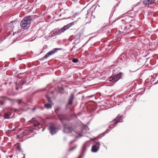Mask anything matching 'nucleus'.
<instances>
[{
  "instance_id": "15",
  "label": "nucleus",
  "mask_w": 158,
  "mask_h": 158,
  "mask_svg": "<svg viewBox=\"0 0 158 158\" xmlns=\"http://www.w3.org/2000/svg\"><path fill=\"white\" fill-rule=\"evenodd\" d=\"M53 103H47L45 104L44 106L47 109H50L52 108Z\"/></svg>"
},
{
  "instance_id": "19",
  "label": "nucleus",
  "mask_w": 158,
  "mask_h": 158,
  "mask_svg": "<svg viewBox=\"0 0 158 158\" xmlns=\"http://www.w3.org/2000/svg\"><path fill=\"white\" fill-rule=\"evenodd\" d=\"M126 20H129L131 23H132V22H134V21H133L131 19V18L129 16H128L127 17Z\"/></svg>"
},
{
  "instance_id": "1",
  "label": "nucleus",
  "mask_w": 158,
  "mask_h": 158,
  "mask_svg": "<svg viewBox=\"0 0 158 158\" xmlns=\"http://www.w3.org/2000/svg\"><path fill=\"white\" fill-rule=\"evenodd\" d=\"M73 24V22L69 23L64 26L60 29L57 28L54 29L52 31H51L50 33L52 36L60 35L62 33L64 32L65 31L67 30Z\"/></svg>"
},
{
  "instance_id": "24",
  "label": "nucleus",
  "mask_w": 158,
  "mask_h": 158,
  "mask_svg": "<svg viewBox=\"0 0 158 158\" xmlns=\"http://www.w3.org/2000/svg\"><path fill=\"white\" fill-rule=\"evenodd\" d=\"M34 120L35 118H33L31 120H29L28 121V124L32 123L33 122H34Z\"/></svg>"
},
{
  "instance_id": "7",
  "label": "nucleus",
  "mask_w": 158,
  "mask_h": 158,
  "mask_svg": "<svg viewBox=\"0 0 158 158\" xmlns=\"http://www.w3.org/2000/svg\"><path fill=\"white\" fill-rule=\"evenodd\" d=\"M100 145L101 143L97 141H94L92 147V152H97L99 149Z\"/></svg>"
},
{
  "instance_id": "4",
  "label": "nucleus",
  "mask_w": 158,
  "mask_h": 158,
  "mask_svg": "<svg viewBox=\"0 0 158 158\" xmlns=\"http://www.w3.org/2000/svg\"><path fill=\"white\" fill-rule=\"evenodd\" d=\"M122 73L120 72L115 75H113L110 77L109 81L112 83H115L122 77Z\"/></svg>"
},
{
  "instance_id": "38",
  "label": "nucleus",
  "mask_w": 158,
  "mask_h": 158,
  "mask_svg": "<svg viewBox=\"0 0 158 158\" xmlns=\"http://www.w3.org/2000/svg\"><path fill=\"white\" fill-rule=\"evenodd\" d=\"M60 120H61H61H62V119H61V118H60Z\"/></svg>"
},
{
  "instance_id": "26",
  "label": "nucleus",
  "mask_w": 158,
  "mask_h": 158,
  "mask_svg": "<svg viewBox=\"0 0 158 158\" xmlns=\"http://www.w3.org/2000/svg\"><path fill=\"white\" fill-rule=\"evenodd\" d=\"M150 2L151 4L154 3L156 1V0H150Z\"/></svg>"
},
{
  "instance_id": "30",
  "label": "nucleus",
  "mask_w": 158,
  "mask_h": 158,
  "mask_svg": "<svg viewBox=\"0 0 158 158\" xmlns=\"http://www.w3.org/2000/svg\"><path fill=\"white\" fill-rule=\"evenodd\" d=\"M94 94H93V95H90V96H88V97L89 98H92V97H94Z\"/></svg>"
},
{
  "instance_id": "11",
  "label": "nucleus",
  "mask_w": 158,
  "mask_h": 158,
  "mask_svg": "<svg viewBox=\"0 0 158 158\" xmlns=\"http://www.w3.org/2000/svg\"><path fill=\"white\" fill-rule=\"evenodd\" d=\"M132 27V26L131 24L127 26L126 27L124 28L123 31V33L125 34H128L130 31L133 30Z\"/></svg>"
},
{
  "instance_id": "21",
  "label": "nucleus",
  "mask_w": 158,
  "mask_h": 158,
  "mask_svg": "<svg viewBox=\"0 0 158 158\" xmlns=\"http://www.w3.org/2000/svg\"><path fill=\"white\" fill-rule=\"evenodd\" d=\"M77 147V145H75V146H74V147H73V148H71L69 149H68V151H72L74 149H75Z\"/></svg>"
},
{
  "instance_id": "16",
  "label": "nucleus",
  "mask_w": 158,
  "mask_h": 158,
  "mask_svg": "<svg viewBox=\"0 0 158 158\" xmlns=\"http://www.w3.org/2000/svg\"><path fill=\"white\" fill-rule=\"evenodd\" d=\"M150 0H144L143 1V3L144 5L146 6H148L151 5Z\"/></svg>"
},
{
  "instance_id": "39",
  "label": "nucleus",
  "mask_w": 158,
  "mask_h": 158,
  "mask_svg": "<svg viewBox=\"0 0 158 158\" xmlns=\"http://www.w3.org/2000/svg\"><path fill=\"white\" fill-rule=\"evenodd\" d=\"M105 26H103V27H105Z\"/></svg>"
},
{
  "instance_id": "17",
  "label": "nucleus",
  "mask_w": 158,
  "mask_h": 158,
  "mask_svg": "<svg viewBox=\"0 0 158 158\" xmlns=\"http://www.w3.org/2000/svg\"><path fill=\"white\" fill-rule=\"evenodd\" d=\"M46 97L47 99L48 102H49V103H52L50 98L48 96H46Z\"/></svg>"
},
{
  "instance_id": "20",
  "label": "nucleus",
  "mask_w": 158,
  "mask_h": 158,
  "mask_svg": "<svg viewBox=\"0 0 158 158\" xmlns=\"http://www.w3.org/2000/svg\"><path fill=\"white\" fill-rule=\"evenodd\" d=\"M60 109V107H56L55 109V111L56 113L57 114L58 113L59 110Z\"/></svg>"
},
{
  "instance_id": "27",
  "label": "nucleus",
  "mask_w": 158,
  "mask_h": 158,
  "mask_svg": "<svg viewBox=\"0 0 158 158\" xmlns=\"http://www.w3.org/2000/svg\"><path fill=\"white\" fill-rule=\"evenodd\" d=\"M137 70V69H135V70H129V71L131 73V72H135Z\"/></svg>"
},
{
  "instance_id": "18",
  "label": "nucleus",
  "mask_w": 158,
  "mask_h": 158,
  "mask_svg": "<svg viewBox=\"0 0 158 158\" xmlns=\"http://www.w3.org/2000/svg\"><path fill=\"white\" fill-rule=\"evenodd\" d=\"M90 11H91L90 9H89L88 10H87V14H86V19H88V18H89V13L90 12Z\"/></svg>"
},
{
  "instance_id": "34",
  "label": "nucleus",
  "mask_w": 158,
  "mask_h": 158,
  "mask_svg": "<svg viewBox=\"0 0 158 158\" xmlns=\"http://www.w3.org/2000/svg\"><path fill=\"white\" fill-rule=\"evenodd\" d=\"M35 129H36V128H37V126H36V125H35Z\"/></svg>"
},
{
  "instance_id": "23",
  "label": "nucleus",
  "mask_w": 158,
  "mask_h": 158,
  "mask_svg": "<svg viewBox=\"0 0 158 158\" xmlns=\"http://www.w3.org/2000/svg\"><path fill=\"white\" fill-rule=\"evenodd\" d=\"M78 61V60L77 58H74L72 60V62L74 63H77Z\"/></svg>"
},
{
  "instance_id": "3",
  "label": "nucleus",
  "mask_w": 158,
  "mask_h": 158,
  "mask_svg": "<svg viewBox=\"0 0 158 158\" xmlns=\"http://www.w3.org/2000/svg\"><path fill=\"white\" fill-rule=\"evenodd\" d=\"M122 122V115H119L118 114V116L117 117L116 119H114L111 122L112 124L110 125L109 127V129L106 130V131L102 133V134H106L108 132V131L111 130L118 123Z\"/></svg>"
},
{
  "instance_id": "28",
  "label": "nucleus",
  "mask_w": 158,
  "mask_h": 158,
  "mask_svg": "<svg viewBox=\"0 0 158 158\" xmlns=\"http://www.w3.org/2000/svg\"><path fill=\"white\" fill-rule=\"evenodd\" d=\"M20 137V135H16V139H19V138Z\"/></svg>"
},
{
  "instance_id": "14",
  "label": "nucleus",
  "mask_w": 158,
  "mask_h": 158,
  "mask_svg": "<svg viewBox=\"0 0 158 158\" xmlns=\"http://www.w3.org/2000/svg\"><path fill=\"white\" fill-rule=\"evenodd\" d=\"M11 115V114L9 113H7L5 112L4 113V115L3 116V117L4 119H9L10 118H10V116Z\"/></svg>"
},
{
  "instance_id": "10",
  "label": "nucleus",
  "mask_w": 158,
  "mask_h": 158,
  "mask_svg": "<svg viewBox=\"0 0 158 158\" xmlns=\"http://www.w3.org/2000/svg\"><path fill=\"white\" fill-rule=\"evenodd\" d=\"M30 77H26L21 80L20 83L22 85H28L31 82L30 80L31 78Z\"/></svg>"
},
{
  "instance_id": "6",
  "label": "nucleus",
  "mask_w": 158,
  "mask_h": 158,
  "mask_svg": "<svg viewBox=\"0 0 158 158\" xmlns=\"http://www.w3.org/2000/svg\"><path fill=\"white\" fill-rule=\"evenodd\" d=\"M62 48H55L53 49L52 50L48 52L46 55L41 58H40L39 59V60L41 61H42L43 60H44L45 58L46 59L48 57L52 55H53L54 53L56 52L58 50H62Z\"/></svg>"
},
{
  "instance_id": "35",
  "label": "nucleus",
  "mask_w": 158,
  "mask_h": 158,
  "mask_svg": "<svg viewBox=\"0 0 158 158\" xmlns=\"http://www.w3.org/2000/svg\"><path fill=\"white\" fill-rule=\"evenodd\" d=\"M64 139L65 140H66V138L64 137Z\"/></svg>"
},
{
  "instance_id": "36",
  "label": "nucleus",
  "mask_w": 158,
  "mask_h": 158,
  "mask_svg": "<svg viewBox=\"0 0 158 158\" xmlns=\"http://www.w3.org/2000/svg\"><path fill=\"white\" fill-rule=\"evenodd\" d=\"M72 0L74 1H76L77 0Z\"/></svg>"
},
{
  "instance_id": "9",
  "label": "nucleus",
  "mask_w": 158,
  "mask_h": 158,
  "mask_svg": "<svg viewBox=\"0 0 158 158\" xmlns=\"http://www.w3.org/2000/svg\"><path fill=\"white\" fill-rule=\"evenodd\" d=\"M7 100L11 102H14L15 100L7 98L6 97H2L0 98V107L3 105L5 103V100Z\"/></svg>"
},
{
  "instance_id": "5",
  "label": "nucleus",
  "mask_w": 158,
  "mask_h": 158,
  "mask_svg": "<svg viewBox=\"0 0 158 158\" xmlns=\"http://www.w3.org/2000/svg\"><path fill=\"white\" fill-rule=\"evenodd\" d=\"M63 132L65 133H70L72 132H75L74 131L73 128L72 126L69 124H64L63 126Z\"/></svg>"
},
{
  "instance_id": "25",
  "label": "nucleus",
  "mask_w": 158,
  "mask_h": 158,
  "mask_svg": "<svg viewBox=\"0 0 158 158\" xmlns=\"http://www.w3.org/2000/svg\"><path fill=\"white\" fill-rule=\"evenodd\" d=\"M30 16H31V17H32V19H35L37 18L38 17L37 15H33V16L30 15Z\"/></svg>"
},
{
  "instance_id": "8",
  "label": "nucleus",
  "mask_w": 158,
  "mask_h": 158,
  "mask_svg": "<svg viewBox=\"0 0 158 158\" xmlns=\"http://www.w3.org/2000/svg\"><path fill=\"white\" fill-rule=\"evenodd\" d=\"M48 129L50 133L52 135L56 134L58 131L57 127L53 124L50 125Z\"/></svg>"
},
{
  "instance_id": "31",
  "label": "nucleus",
  "mask_w": 158,
  "mask_h": 158,
  "mask_svg": "<svg viewBox=\"0 0 158 158\" xmlns=\"http://www.w3.org/2000/svg\"><path fill=\"white\" fill-rule=\"evenodd\" d=\"M22 100H19V101L18 102V104H19L21 102Z\"/></svg>"
},
{
  "instance_id": "33",
  "label": "nucleus",
  "mask_w": 158,
  "mask_h": 158,
  "mask_svg": "<svg viewBox=\"0 0 158 158\" xmlns=\"http://www.w3.org/2000/svg\"><path fill=\"white\" fill-rule=\"evenodd\" d=\"M22 74H23V73H19V76L21 75Z\"/></svg>"
},
{
  "instance_id": "2",
  "label": "nucleus",
  "mask_w": 158,
  "mask_h": 158,
  "mask_svg": "<svg viewBox=\"0 0 158 158\" xmlns=\"http://www.w3.org/2000/svg\"><path fill=\"white\" fill-rule=\"evenodd\" d=\"M32 19V17L30 15L24 17L22 20L20 25L25 30L28 28L30 26L31 21Z\"/></svg>"
},
{
  "instance_id": "29",
  "label": "nucleus",
  "mask_w": 158,
  "mask_h": 158,
  "mask_svg": "<svg viewBox=\"0 0 158 158\" xmlns=\"http://www.w3.org/2000/svg\"><path fill=\"white\" fill-rule=\"evenodd\" d=\"M76 141V139H75L74 140H72L71 141L70 143V144H71L73 142H75V141Z\"/></svg>"
},
{
  "instance_id": "40",
  "label": "nucleus",
  "mask_w": 158,
  "mask_h": 158,
  "mask_svg": "<svg viewBox=\"0 0 158 158\" xmlns=\"http://www.w3.org/2000/svg\"><path fill=\"white\" fill-rule=\"evenodd\" d=\"M44 129L42 130V131H44Z\"/></svg>"
},
{
  "instance_id": "12",
  "label": "nucleus",
  "mask_w": 158,
  "mask_h": 158,
  "mask_svg": "<svg viewBox=\"0 0 158 158\" xmlns=\"http://www.w3.org/2000/svg\"><path fill=\"white\" fill-rule=\"evenodd\" d=\"M74 98V94L73 93H71L69 97V100L68 103V105H72L73 103V100Z\"/></svg>"
},
{
  "instance_id": "13",
  "label": "nucleus",
  "mask_w": 158,
  "mask_h": 158,
  "mask_svg": "<svg viewBox=\"0 0 158 158\" xmlns=\"http://www.w3.org/2000/svg\"><path fill=\"white\" fill-rule=\"evenodd\" d=\"M89 146L90 144L89 143L87 142L85 143L82 147V152H84L89 147Z\"/></svg>"
},
{
  "instance_id": "37",
  "label": "nucleus",
  "mask_w": 158,
  "mask_h": 158,
  "mask_svg": "<svg viewBox=\"0 0 158 158\" xmlns=\"http://www.w3.org/2000/svg\"><path fill=\"white\" fill-rule=\"evenodd\" d=\"M18 89V87L16 88V89L17 90Z\"/></svg>"
},
{
  "instance_id": "32",
  "label": "nucleus",
  "mask_w": 158,
  "mask_h": 158,
  "mask_svg": "<svg viewBox=\"0 0 158 158\" xmlns=\"http://www.w3.org/2000/svg\"><path fill=\"white\" fill-rule=\"evenodd\" d=\"M15 128H14L12 130H11V131H15Z\"/></svg>"
},
{
  "instance_id": "22",
  "label": "nucleus",
  "mask_w": 158,
  "mask_h": 158,
  "mask_svg": "<svg viewBox=\"0 0 158 158\" xmlns=\"http://www.w3.org/2000/svg\"><path fill=\"white\" fill-rule=\"evenodd\" d=\"M15 23V21H11L10 23H9V26H11L12 25H14Z\"/></svg>"
}]
</instances>
